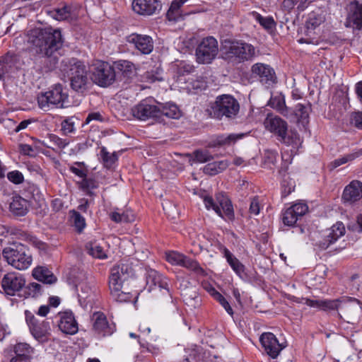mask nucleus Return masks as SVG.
I'll list each match as a JSON object with an SVG mask.
<instances>
[{"instance_id": "f3484780", "label": "nucleus", "mask_w": 362, "mask_h": 362, "mask_svg": "<svg viewBox=\"0 0 362 362\" xmlns=\"http://www.w3.org/2000/svg\"><path fill=\"white\" fill-rule=\"evenodd\" d=\"M49 16L57 21H67L72 22L78 16L76 6L64 4L62 7H58L47 11Z\"/></svg>"}, {"instance_id": "680f3d73", "label": "nucleus", "mask_w": 362, "mask_h": 362, "mask_svg": "<svg viewBox=\"0 0 362 362\" xmlns=\"http://www.w3.org/2000/svg\"><path fill=\"white\" fill-rule=\"evenodd\" d=\"M350 122L355 127L362 129V112H353L350 117Z\"/></svg>"}, {"instance_id": "2f4dec72", "label": "nucleus", "mask_w": 362, "mask_h": 362, "mask_svg": "<svg viewBox=\"0 0 362 362\" xmlns=\"http://www.w3.org/2000/svg\"><path fill=\"white\" fill-rule=\"evenodd\" d=\"M307 305L313 308H318L325 311L334 310L337 308V300H310L305 299Z\"/></svg>"}, {"instance_id": "0eeeda50", "label": "nucleus", "mask_w": 362, "mask_h": 362, "mask_svg": "<svg viewBox=\"0 0 362 362\" xmlns=\"http://www.w3.org/2000/svg\"><path fill=\"white\" fill-rule=\"evenodd\" d=\"M337 300L335 310H339L338 315L344 321L352 325L359 322L362 316V303L355 298H343Z\"/></svg>"}, {"instance_id": "bf43d9fd", "label": "nucleus", "mask_w": 362, "mask_h": 362, "mask_svg": "<svg viewBox=\"0 0 362 362\" xmlns=\"http://www.w3.org/2000/svg\"><path fill=\"white\" fill-rule=\"evenodd\" d=\"M74 121L73 118H68L64 119L62 123V130L64 134L73 133L75 131Z\"/></svg>"}, {"instance_id": "a18cd8bd", "label": "nucleus", "mask_w": 362, "mask_h": 362, "mask_svg": "<svg viewBox=\"0 0 362 362\" xmlns=\"http://www.w3.org/2000/svg\"><path fill=\"white\" fill-rule=\"evenodd\" d=\"M72 214L71 218L74 222V226L76 228V230L78 233H81L84 228L86 227V221L85 218L80 214L79 212L73 210L71 211Z\"/></svg>"}, {"instance_id": "f03ea898", "label": "nucleus", "mask_w": 362, "mask_h": 362, "mask_svg": "<svg viewBox=\"0 0 362 362\" xmlns=\"http://www.w3.org/2000/svg\"><path fill=\"white\" fill-rule=\"evenodd\" d=\"M60 71L70 81L71 88L78 93H83L90 84L89 70L81 61L77 59H63Z\"/></svg>"}, {"instance_id": "79ce46f5", "label": "nucleus", "mask_w": 362, "mask_h": 362, "mask_svg": "<svg viewBox=\"0 0 362 362\" xmlns=\"http://www.w3.org/2000/svg\"><path fill=\"white\" fill-rule=\"evenodd\" d=\"M181 267H185L197 274H204V269L200 267L199 263L185 255Z\"/></svg>"}, {"instance_id": "8fccbe9b", "label": "nucleus", "mask_w": 362, "mask_h": 362, "mask_svg": "<svg viewBox=\"0 0 362 362\" xmlns=\"http://www.w3.org/2000/svg\"><path fill=\"white\" fill-rule=\"evenodd\" d=\"M24 288H25V293L33 298L41 295L42 292V285L35 282L30 283L27 286H25Z\"/></svg>"}, {"instance_id": "20e7f679", "label": "nucleus", "mask_w": 362, "mask_h": 362, "mask_svg": "<svg viewBox=\"0 0 362 362\" xmlns=\"http://www.w3.org/2000/svg\"><path fill=\"white\" fill-rule=\"evenodd\" d=\"M239 112L238 101L229 94L217 96L215 101L210 103L208 109L209 116L218 120H233L237 117Z\"/></svg>"}, {"instance_id": "9d476101", "label": "nucleus", "mask_w": 362, "mask_h": 362, "mask_svg": "<svg viewBox=\"0 0 362 362\" xmlns=\"http://www.w3.org/2000/svg\"><path fill=\"white\" fill-rule=\"evenodd\" d=\"M218 52L217 40L213 37L204 38L196 49L197 61L199 64H209Z\"/></svg>"}, {"instance_id": "09e8293b", "label": "nucleus", "mask_w": 362, "mask_h": 362, "mask_svg": "<svg viewBox=\"0 0 362 362\" xmlns=\"http://www.w3.org/2000/svg\"><path fill=\"white\" fill-rule=\"evenodd\" d=\"M48 138H49V142L52 145L49 147L52 148L53 149H54L55 148H57L59 149H63L69 143V141H67L66 139H61L55 134H49Z\"/></svg>"}, {"instance_id": "603ef678", "label": "nucleus", "mask_w": 362, "mask_h": 362, "mask_svg": "<svg viewBox=\"0 0 362 362\" xmlns=\"http://www.w3.org/2000/svg\"><path fill=\"white\" fill-rule=\"evenodd\" d=\"M228 263L240 278L243 279L246 276L245 266L235 257Z\"/></svg>"}, {"instance_id": "052dcab7", "label": "nucleus", "mask_w": 362, "mask_h": 362, "mask_svg": "<svg viewBox=\"0 0 362 362\" xmlns=\"http://www.w3.org/2000/svg\"><path fill=\"white\" fill-rule=\"evenodd\" d=\"M7 177L11 182L16 185L22 183L24 180L23 174L18 170L8 173L7 174Z\"/></svg>"}, {"instance_id": "c756f323", "label": "nucleus", "mask_w": 362, "mask_h": 362, "mask_svg": "<svg viewBox=\"0 0 362 362\" xmlns=\"http://www.w3.org/2000/svg\"><path fill=\"white\" fill-rule=\"evenodd\" d=\"M110 293L112 298L117 302L124 303L132 301V294L122 290L123 284L117 283L109 284Z\"/></svg>"}, {"instance_id": "a878e982", "label": "nucleus", "mask_w": 362, "mask_h": 362, "mask_svg": "<svg viewBox=\"0 0 362 362\" xmlns=\"http://www.w3.org/2000/svg\"><path fill=\"white\" fill-rule=\"evenodd\" d=\"M267 105L284 117H290L291 108L286 105L285 97L282 93L272 95Z\"/></svg>"}, {"instance_id": "393cba45", "label": "nucleus", "mask_w": 362, "mask_h": 362, "mask_svg": "<svg viewBox=\"0 0 362 362\" xmlns=\"http://www.w3.org/2000/svg\"><path fill=\"white\" fill-rule=\"evenodd\" d=\"M362 197V182L351 181L344 189L342 199L344 202L352 204Z\"/></svg>"}, {"instance_id": "49530a36", "label": "nucleus", "mask_w": 362, "mask_h": 362, "mask_svg": "<svg viewBox=\"0 0 362 362\" xmlns=\"http://www.w3.org/2000/svg\"><path fill=\"white\" fill-rule=\"evenodd\" d=\"M184 257V255L175 251H170L165 253L166 260L173 265L181 266Z\"/></svg>"}, {"instance_id": "4d7b16f0", "label": "nucleus", "mask_w": 362, "mask_h": 362, "mask_svg": "<svg viewBox=\"0 0 362 362\" xmlns=\"http://www.w3.org/2000/svg\"><path fill=\"white\" fill-rule=\"evenodd\" d=\"M256 19L258 21L259 24L267 30H271L274 28L276 25L274 19L272 17L264 18L257 13Z\"/></svg>"}, {"instance_id": "13d9d810", "label": "nucleus", "mask_w": 362, "mask_h": 362, "mask_svg": "<svg viewBox=\"0 0 362 362\" xmlns=\"http://www.w3.org/2000/svg\"><path fill=\"white\" fill-rule=\"evenodd\" d=\"M323 21L322 18L316 14H311L306 23L308 29H315Z\"/></svg>"}, {"instance_id": "c03bdc74", "label": "nucleus", "mask_w": 362, "mask_h": 362, "mask_svg": "<svg viewBox=\"0 0 362 362\" xmlns=\"http://www.w3.org/2000/svg\"><path fill=\"white\" fill-rule=\"evenodd\" d=\"M211 296L214 298L215 300L219 302V303L224 308L226 312L230 315H233V310L230 307L228 300L217 291L214 288H212L210 291Z\"/></svg>"}, {"instance_id": "7ed1b4c3", "label": "nucleus", "mask_w": 362, "mask_h": 362, "mask_svg": "<svg viewBox=\"0 0 362 362\" xmlns=\"http://www.w3.org/2000/svg\"><path fill=\"white\" fill-rule=\"evenodd\" d=\"M267 130L274 134L276 139L287 146L296 149L300 142L299 134L297 132L288 129V123L278 115L269 113L264 121Z\"/></svg>"}, {"instance_id": "338daca9", "label": "nucleus", "mask_w": 362, "mask_h": 362, "mask_svg": "<svg viewBox=\"0 0 362 362\" xmlns=\"http://www.w3.org/2000/svg\"><path fill=\"white\" fill-rule=\"evenodd\" d=\"M156 286H158L160 289H164L166 293L171 296L169 290V283L167 278L162 276L160 280H158V283H156Z\"/></svg>"}, {"instance_id": "864d4df0", "label": "nucleus", "mask_w": 362, "mask_h": 362, "mask_svg": "<svg viewBox=\"0 0 362 362\" xmlns=\"http://www.w3.org/2000/svg\"><path fill=\"white\" fill-rule=\"evenodd\" d=\"M162 276V275L159 274L154 269H150L146 270V283L147 284L150 285V287H151L152 286H156V283H158V280H160Z\"/></svg>"}, {"instance_id": "423d86ee", "label": "nucleus", "mask_w": 362, "mask_h": 362, "mask_svg": "<svg viewBox=\"0 0 362 362\" xmlns=\"http://www.w3.org/2000/svg\"><path fill=\"white\" fill-rule=\"evenodd\" d=\"M37 100L39 107L44 111H48L54 107H64L68 94L64 92L62 85L57 84L52 90L40 93Z\"/></svg>"}, {"instance_id": "cd10ccee", "label": "nucleus", "mask_w": 362, "mask_h": 362, "mask_svg": "<svg viewBox=\"0 0 362 362\" xmlns=\"http://www.w3.org/2000/svg\"><path fill=\"white\" fill-rule=\"evenodd\" d=\"M32 275L36 280L45 284H53L57 280L52 272L42 266L35 267L33 270Z\"/></svg>"}, {"instance_id": "72a5a7b5", "label": "nucleus", "mask_w": 362, "mask_h": 362, "mask_svg": "<svg viewBox=\"0 0 362 362\" xmlns=\"http://www.w3.org/2000/svg\"><path fill=\"white\" fill-rule=\"evenodd\" d=\"M228 166V164L227 160L216 161L208 163L205 165L204 168V172L206 174L214 175L226 169Z\"/></svg>"}, {"instance_id": "412c9836", "label": "nucleus", "mask_w": 362, "mask_h": 362, "mask_svg": "<svg viewBox=\"0 0 362 362\" xmlns=\"http://www.w3.org/2000/svg\"><path fill=\"white\" fill-rule=\"evenodd\" d=\"M133 276H134V271L132 267L129 264L122 263L112 268L109 284H123L124 281Z\"/></svg>"}, {"instance_id": "4be33fe9", "label": "nucleus", "mask_w": 362, "mask_h": 362, "mask_svg": "<svg viewBox=\"0 0 362 362\" xmlns=\"http://www.w3.org/2000/svg\"><path fill=\"white\" fill-rule=\"evenodd\" d=\"M127 42L143 54H148L153 49V39L148 35L133 33L127 37Z\"/></svg>"}, {"instance_id": "ea45409f", "label": "nucleus", "mask_w": 362, "mask_h": 362, "mask_svg": "<svg viewBox=\"0 0 362 362\" xmlns=\"http://www.w3.org/2000/svg\"><path fill=\"white\" fill-rule=\"evenodd\" d=\"M89 255L95 258L103 259L107 257L103 248L97 243H88L86 245Z\"/></svg>"}, {"instance_id": "f704fd0d", "label": "nucleus", "mask_w": 362, "mask_h": 362, "mask_svg": "<svg viewBox=\"0 0 362 362\" xmlns=\"http://www.w3.org/2000/svg\"><path fill=\"white\" fill-rule=\"evenodd\" d=\"M187 0H174L171 3V5L166 13L167 18L169 21H176L178 18H180V7L186 2Z\"/></svg>"}, {"instance_id": "6e6d98bb", "label": "nucleus", "mask_w": 362, "mask_h": 362, "mask_svg": "<svg viewBox=\"0 0 362 362\" xmlns=\"http://www.w3.org/2000/svg\"><path fill=\"white\" fill-rule=\"evenodd\" d=\"M194 160L199 163H206L213 159L208 151L197 150L194 152Z\"/></svg>"}, {"instance_id": "a19ab883", "label": "nucleus", "mask_w": 362, "mask_h": 362, "mask_svg": "<svg viewBox=\"0 0 362 362\" xmlns=\"http://www.w3.org/2000/svg\"><path fill=\"white\" fill-rule=\"evenodd\" d=\"M33 349L27 343H18L14 346L15 356L27 357L30 358Z\"/></svg>"}, {"instance_id": "de8ad7c7", "label": "nucleus", "mask_w": 362, "mask_h": 362, "mask_svg": "<svg viewBox=\"0 0 362 362\" xmlns=\"http://www.w3.org/2000/svg\"><path fill=\"white\" fill-rule=\"evenodd\" d=\"M69 170L71 173L81 178L87 176L88 170L83 162L74 163L73 165L70 166Z\"/></svg>"}, {"instance_id": "ddd939ff", "label": "nucleus", "mask_w": 362, "mask_h": 362, "mask_svg": "<svg viewBox=\"0 0 362 362\" xmlns=\"http://www.w3.org/2000/svg\"><path fill=\"white\" fill-rule=\"evenodd\" d=\"M228 54L235 57L238 62L251 60L255 55V48L250 44L235 41L230 43Z\"/></svg>"}, {"instance_id": "aec40b11", "label": "nucleus", "mask_w": 362, "mask_h": 362, "mask_svg": "<svg viewBox=\"0 0 362 362\" xmlns=\"http://www.w3.org/2000/svg\"><path fill=\"white\" fill-rule=\"evenodd\" d=\"M308 211L306 204L299 202L288 208L283 214V223L288 226H293L297 221Z\"/></svg>"}, {"instance_id": "0e129e2a", "label": "nucleus", "mask_w": 362, "mask_h": 362, "mask_svg": "<svg viewBox=\"0 0 362 362\" xmlns=\"http://www.w3.org/2000/svg\"><path fill=\"white\" fill-rule=\"evenodd\" d=\"M250 213L251 214L257 215L259 213L260 207L258 198L257 197H253L251 199L250 205Z\"/></svg>"}, {"instance_id": "2eb2a0df", "label": "nucleus", "mask_w": 362, "mask_h": 362, "mask_svg": "<svg viewBox=\"0 0 362 362\" xmlns=\"http://www.w3.org/2000/svg\"><path fill=\"white\" fill-rule=\"evenodd\" d=\"M345 227L341 222H337L331 228L327 229L322 238L317 243L320 250H327L332 244L345 234Z\"/></svg>"}, {"instance_id": "4c0bfd02", "label": "nucleus", "mask_w": 362, "mask_h": 362, "mask_svg": "<svg viewBox=\"0 0 362 362\" xmlns=\"http://www.w3.org/2000/svg\"><path fill=\"white\" fill-rule=\"evenodd\" d=\"M309 106L305 105L300 103H298L296 105L295 108L291 109V113L290 117H294L298 119V120L302 121L304 122L305 120H307L309 116L308 114Z\"/></svg>"}, {"instance_id": "e2e57ef3", "label": "nucleus", "mask_w": 362, "mask_h": 362, "mask_svg": "<svg viewBox=\"0 0 362 362\" xmlns=\"http://www.w3.org/2000/svg\"><path fill=\"white\" fill-rule=\"evenodd\" d=\"M296 4L297 0H284L281 3V8L283 11L291 13Z\"/></svg>"}, {"instance_id": "e433bc0d", "label": "nucleus", "mask_w": 362, "mask_h": 362, "mask_svg": "<svg viewBox=\"0 0 362 362\" xmlns=\"http://www.w3.org/2000/svg\"><path fill=\"white\" fill-rule=\"evenodd\" d=\"M159 117L164 115L172 119H177L180 116V111L177 105L174 104H166L159 107Z\"/></svg>"}, {"instance_id": "3c124183", "label": "nucleus", "mask_w": 362, "mask_h": 362, "mask_svg": "<svg viewBox=\"0 0 362 362\" xmlns=\"http://www.w3.org/2000/svg\"><path fill=\"white\" fill-rule=\"evenodd\" d=\"M277 152L272 150H265L264 153V165L269 168L274 166L276 161Z\"/></svg>"}, {"instance_id": "c85d7f7f", "label": "nucleus", "mask_w": 362, "mask_h": 362, "mask_svg": "<svg viewBox=\"0 0 362 362\" xmlns=\"http://www.w3.org/2000/svg\"><path fill=\"white\" fill-rule=\"evenodd\" d=\"M28 202L20 196H15L12 198L9 209L11 212L16 216H23L28 212Z\"/></svg>"}, {"instance_id": "1a4fd4ad", "label": "nucleus", "mask_w": 362, "mask_h": 362, "mask_svg": "<svg viewBox=\"0 0 362 362\" xmlns=\"http://www.w3.org/2000/svg\"><path fill=\"white\" fill-rule=\"evenodd\" d=\"M204 202L208 209H212L219 216L228 220L233 219L234 211L231 202L225 194H216V200L211 197H205Z\"/></svg>"}, {"instance_id": "4468645a", "label": "nucleus", "mask_w": 362, "mask_h": 362, "mask_svg": "<svg viewBox=\"0 0 362 362\" xmlns=\"http://www.w3.org/2000/svg\"><path fill=\"white\" fill-rule=\"evenodd\" d=\"M265 352L272 358H276L286 346L285 342H280L272 332H264L259 338Z\"/></svg>"}, {"instance_id": "473e14b6", "label": "nucleus", "mask_w": 362, "mask_h": 362, "mask_svg": "<svg viewBox=\"0 0 362 362\" xmlns=\"http://www.w3.org/2000/svg\"><path fill=\"white\" fill-rule=\"evenodd\" d=\"M30 330L35 339H40L49 334V324L45 320L40 322L37 321L34 325H33Z\"/></svg>"}, {"instance_id": "69168bd1", "label": "nucleus", "mask_w": 362, "mask_h": 362, "mask_svg": "<svg viewBox=\"0 0 362 362\" xmlns=\"http://www.w3.org/2000/svg\"><path fill=\"white\" fill-rule=\"evenodd\" d=\"M194 71V66L192 65L186 64L182 62L178 66V74L180 75H185V74H189Z\"/></svg>"}, {"instance_id": "a211bd4d", "label": "nucleus", "mask_w": 362, "mask_h": 362, "mask_svg": "<svg viewBox=\"0 0 362 362\" xmlns=\"http://www.w3.org/2000/svg\"><path fill=\"white\" fill-rule=\"evenodd\" d=\"M93 329L103 337L111 335L115 325L109 324L106 315L102 312H95L91 317Z\"/></svg>"}, {"instance_id": "dca6fc26", "label": "nucleus", "mask_w": 362, "mask_h": 362, "mask_svg": "<svg viewBox=\"0 0 362 362\" xmlns=\"http://www.w3.org/2000/svg\"><path fill=\"white\" fill-rule=\"evenodd\" d=\"M347 16L345 25L361 30L362 29V4L354 0L346 6Z\"/></svg>"}, {"instance_id": "5701e85b", "label": "nucleus", "mask_w": 362, "mask_h": 362, "mask_svg": "<svg viewBox=\"0 0 362 362\" xmlns=\"http://www.w3.org/2000/svg\"><path fill=\"white\" fill-rule=\"evenodd\" d=\"M252 74L257 75L262 83L271 86L276 82V77L274 69L269 65L257 63L252 66Z\"/></svg>"}, {"instance_id": "39448f33", "label": "nucleus", "mask_w": 362, "mask_h": 362, "mask_svg": "<svg viewBox=\"0 0 362 362\" xmlns=\"http://www.w3.org/2000/svg\"><path fill=\"white\" fill-rule=\"evenodd\" d=\"M2 255L8 264L18 270L28 269L33 261L29 249L21 243H13L5 247Z\"/></svg>"}, {"instance_id": "6ab92c4d", "label": "nucleus", "mask_w": 362, "mask_h": 362, "mask_svg": "<svg viewBox=\"0 0 362 362\" xmlns=\"http://www.w3.org/2000/svg\"><path fill=\"white\" fill-rule=\"evenodd\" d=\"M132 8L140 15L151 16L161 10L162 4L159 0H134Z\"/></svg>"}, {"instance_id": "f257e3e1", "label": "nucleus", "mask_w": 362, "mask_h": 362, "mask_svg": "<svg viewBox=\"0 0 362 362\" xmlns=\"http://www.w3.org/2000/svg\"><path fill=\"white\" fill-rule=\"evenodd\" d=\"M32 42L39 55L37 60L41 72L54 70L59 59V49L63 45L61 31L52 28L42 30L32 40Z\"/></svg>"}, {"instance_id": "6e6552de", "label": "nucleus", "mask_w": 362, "mask_h": 362, "mask_svg": "<svg viewBox=\"0 0 362 362\" xmlns=\"http://www.w3.org/2000/svg\"><path fill=\"white\" fill-rule=\"evenodd\" d=\"M90 79L100 87H108L117 81V74L113 64L103 62L95 65L91 71Z\"/></svg>"}, {"instance_id": "774afa93", "label": "nucleus", "mask_w": 362, "mask_h": 362, "mask_svg": "<svg viewBox=\"0 0 362 362\" xmlns=\"http://www.w3.org/2000/svg\"><path fill=\"white\" fill-rule=\"evenodd\" d=\"M25 320H26V322L29 326V328H30L31 327H33V325H34L38 320L35 318V317L34 316V315L28 311V310H26L25 312Z\"/></svg>"}, {"instance_id": "bb28decb", "label": "nucleus", "mask_w": 362, "mask_h": 362, "mask_svg": "<svg viewBox=\"0 0 362 362\" xmlns=\"http://www.w3.org/2000/svg\"><path fill=\"white\" fill-rule=\"evenodd\" d=\"M245 134H221L216 136L209 143L210 147L230 146L244 137Z\"/></svg>"}, {"instance_id": "c9c22d12", "label": "nucleus", "mask_w": 362, "mask_h": 362, "mask_svg": "<svg viewBox=\"0 0 362 362\" xmlns=\"http://www.w3.org/2000/svg\"><path fill=\"white\" fill-rule=\"evenodd\" d=\"M110 218L116 223H130L135 220V216L131 210H126L122 213L112 212Z\"/></svg>"}, {"instance_id": "f8f14e48", "label": "nucleus", "mask_w": 362, "mask_h": 362, "mask_svg": "<svg viewBox=\"0 0 362 362\" xmlns=\"http://www.w3.org/2000/svg\"><path fill=\"white\" fill-rule=\"evenodd\" d=\"M24 276L17 272H8L1 279V285L4 293L8 296H15L25 286Z\"/></svg>"}, {"instance_id": "9b49d317", "label": "nucleus", "mask_w": 362, "mask_h": 362, "mask_svg": "<svg viewBox=\"0 0 362 362\" xmlns=\"http://www.w3.org/2000/svg\"><path fill=\"white\" fill-rule=\"evenodd\" d=\"M131 112L135 118L144 121L159 117L160 113L159 107L150 99L141 100L132 108Z\"/></svg>"}, {"instance_id": "7c9ffc66", "label": "nucleus", "mask_w": 362, "mask_h": 362, "mask_svg": "<svg viewBox=\"0 0 362 362\" xmlns=\"http://www.w3.org/2000/svg\"><path fill=\"white\" fill-rule=\"evenodd\" d=\"M116 74H121L127 79L131 78L134 75L135 66L127 60H118L113 63Z\"/></svg>"}, {"instance_id": "37998d69", "label": "nucleus", "mask_w": 362, "mask_h": 362, "mask_svg": "<svg viewBox=\"0 0 362 362\" xmlns=\"http://www.w3.org/2000/svg\"><path fill=\"white\" fill-rule=\"evenodd\" d=\"M279 173L281 174L283 176V180L281 183L283 188L282 194L284 196L286 197L291 194V192L294 190L295 182L291 180H290L289 181L287 180V179H288L289 177L288 175L286 174V171H284L283 173L281 170H279Z\"/></svg>"}, {"instance_id": "5fc2aeb1", "label": "nucleus", "mask_w": 362, "mask_h": 362, "mask_svg": "<svg viewBox=\"0 0 362 362\" xmlns=\"http://www.w3.org/2000/svg\"><path fill=\"white\" fill-rule=\"evenodd\" d=\"M358 156V153H354L345 155L342 156L341 158L335 159L334 161L331 163V165L333 168H337L340 166L341 165L345 164L349 161H351L354 160Z\"/></svg>"}, {"instance_id": "58836bf2", "label": "nucleus", "mask_w": 362, "mask_h": 362, "mask_svg": "<svg viewBox=\"0 0 362 362\" xmlns=\"http://www.w3.org/2000/svg\"><path fill=\"white\" fill-rule=\"evenodd\" d=\"M100 157L102 159L104 166L110 168L117 160V155L115 152L110 153L105 147H102L100 152Z\"/></svg>"}, {"instance_id": "b1692460", "label": "nucleus", "mask_w": 362, "mask_h": 362, "mask_svg": "<svg viewBox=\"0 0 362 362\" xmlns=\"http://www.w3.org/2000/svg\"><path fill=\"white\" fill-rule=\"evenodd\" d=\"M60 320L58 323L59 329L66 334H74L78 332V323L71 312L59 314Z\"/></svg>"}]
</instances>
